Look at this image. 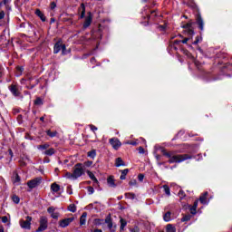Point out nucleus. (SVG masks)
Segmentation results:
<instances>
[{
  "label": "nucleus",
  "mask_w": 232,
  "mask_h": 232,
  "mask_svg": "<svg viewBox=\"0 0 232 232\" xmlns=\"http://www.w3.org/2000/svg\"><path fill=\"white\" fill-rule=\"evenodd\" d=\"M163 155L169 160V164H179L184 162V160H188V159H193L189 154H175L174 151L163 150Z\"/></svg>",
  "instance_id": "f257e3e1"
},
{
  "label": "nucleus",
  "mask_w": 232,
  "mask_h": 232,
  "mask_svg": "<svg viewBox=\"0 0 232 232\" xmlns=\"http://www.w3.org/2000/svg\"><path fill=\"white\" fill-rule=\"evenodd\" d=\"M72 174L74 179H79V177H82V175H84V169H82V165L81 163L74 166Z\"/></svg>",
  "instance_id": "f03ea898"
},
{
  "label": "nucleus",
  "mask_w": 232,
  "mask_h": 232,
  "mask_svg": "<svg viewBox=\"0 0 232 232\" xmlns=\"http://www.w3.org/2000/svg\"><path fill=\"white\" fill-rule=\"evenodd\" d=\"M48 229V218L46 217L40 218V227L37 228V232L46 231Z\"/></svg>",
  "instance_id": "7ed1b4c3"
},
{
  "label": "nucleus",
  "mask_w": 232,
  "mask_h": 232,
  "mask_svg": "<svg viewBox=\"0 0 232 232\" xmlns=\"http://www.w3.org/2000/svg\"><path fill=\"white\" fill-rule=\"evenodd\" d=\"M20 226L23 229H30L32 226V217L27 216L24 219L20 220Z\"/></svg>",
  "instance_id": "20e7f679"
},
{
  "label": "nucleus",
  "mask_w": 232,
  "mask_h": 232,
  "mask_svg": "<svg viewBox=\"0 0 232 232\" xmlns=\"http://www.w3.org/2000/svg\"><path fill=\"white\" fill-rule=\"evenodd\" d=\"M9 91L14 97H19L21 95V89L19 88V85L15 83H12L9 86Z\"/></svg>",
  "instance_id": "39448f33"
},
{
  "label": "nucleus",
  "mask_w": 232,
  "mask_h": 232,
  "mask_svg": "<svg viewBox=\"0 0 232 232\" xmlns=\"http://www.w3.org/2000/svg\"><path fill=\"white\" fill-rule=\"evenodd\" d=\"M42 179L41 178H35L34 179H31L27 182V186L28 188H30V189H34V188H37V186H39V184H41Z\"/></svg>",
  "instance_id": "423d86ee"
},
{
  "label": "nucleus",
  "mask_w": 232,
  "mask_h": 232,
  "mask_svg": "<svg viewBox=\"0 0 232 232\" xmlns=\"http://www.w3.org/2000/svg\"><path fill=\"white\" fill-rule=\"evenodd\" d=\"M73 220H75V218H67L62 219L59 221V226L60 227H68V225L73 222Z\"/></svg>",
  "instance_id": "0eeeda50"
},
{
  "label": "nucleus",
  "mask_w": 232,
  "mask_h": 232,
  "mask_svg": "<svg viewBox=\"0 0 232 232\" xmlns=\"http://www.w3.org/2000/svg\"><path fill=\"white\" fill-rule=\"evenodd\" d=\"M109 142L114 150H119V148H121V146H122V143H121V140H119V139H117V138H111L109 140Z\"/></svg>",
  "instance_id": "6e6552de"
},
{
  "label": "nucleus",
  "mask_w": 232,
  "mask_h": 232,
  "mask_svg": "<svg viewBox=\"0 0 232 232\" xmlns=\"http://www.w3.org/2000/svg\"><path fill=\"white\" fill-rule=\"evenodd\" d=\"M107 183L110 188H117V184H115V179H113V176H110L107 179Z\"/></svg>",
  "instance_id": "1a4fd4ad"
},
{
  "label": "nucleus",
  "mask_w": 232,
  "mask_h": 232,
  "mask_svg": "<svg viewBox=\"0 0 232 232\" xmlns=\"http://www.w3.org/2000/svg\"><path fill=\"white\" fill-rule=\"evenodd\" d=\"M197 208H198V199H197L194 202L193 206L190 207V208H189L191 215H197Z\"/></svg>",
  "instance_id": "9d476101"
},
{
  "label": "nucleus",
  "mask_w": 232,
  "mask_h": 232,
  "mask_svg": "<svg viewBox=\"0 0 232 232\" xmlns=\"http://www.w3.org/2000/svg\"><path fill=\"white\" fill-rule=\"evenodd\" d=\"M197 24H198V28L201 31L204 30V20H202V16H200V15L198 16Z\"/></svg>",
  "instance_id": "9b49d317"
},
{
  "label": "nucleus",
  "mask_w": 232,
  "mask_h": 232,
  "mask_svg": "<svg viewBox=\"0 0 232 232\" xmlns=\"http://www.w3.org/2000/svg\"><path fill=\"white\" fill-rule=\"evenodd\" d=\"M92 15H88L86 18H85V21L83 23V28H88V26H90V24H92Z\"/></svg>",
  "instance_id": "f8f14e48"
},
{
  "label": "nucleus",
  "mask_w": 232,
  "mask_h": 232,
  "mask_svg": "<svg viewBox=\"0 0 232 232\" xmlns=\"http://www.w3.org/2000/svg\"><path fill=\"white\" fill-rule=\"evenodd\" d=\"M13 182L14 184H19L21 182V178L17 172H14L13 174Z\"/></svg>",
  "instance_id": "ddd939ff"
},
{
  "label": "nucleus",
  "mask_w": 232,
  "mask_h": 232,
  "mask_svg": "<svg viewBox=\"0 0 232 232\" xmlns=\"http://www.w3.org/2000/svg\"><path fill=\"white\" fill-rule=\"evenodd\" d=\"M86 217H88V214L86 212H83L80 218V225L81 226H84V224H86Z\"/></svg>",
  "instance_id": "4468645a"
},
{
  "label": "nucleus",
  "mask_w": 232,
  "mask_h": 232,
  "mask_svg": "<svg viewBox=\"0 0 232 232\" xmlns=\"http://www.w3.org/2000/svg\"><path fill=\"white\" fill-rule=\"evenodd\" d=\"M35 14L40 17L41 21H46V16H44V14H43V12H41V10L36 9L35 11Z\"/></svg>",
  "instance_id": "2eb2a0df"
},
{
  "label": "nucleus",
  "mask_w": 232,
  "mask_h": 232,
  "mask_svg": "<svg viewBox=\"0 0 232 232\" xmlns=\"http://www.w3.org/2000/svg\"><path fill=\"white\" fill-rule=\"evenodd\" d=\"M87 175L90 177L91 179L93 180L94 184H99V180H97V178H95V175L93 174V172L88 170Z\"/></svg>",
  "instance_id": "dca6fc26"
},
{
  "label": "nucleus",
  "mask_w": 232,
  "mask_h": 232,
  "mask_svg": "<svg viewBox=\"0 0 232 232\" xmlns=\"http://www.w3.org/2000/svg\"><path fill=\"white\" fill-rule=\"evenodd\" d=\"M44 153L48 157H52V155H55V149L53 148L47 149Z\"/></svg>",
  "instance_id": "f3484780"
},
{
  "label": "nucleus",
  "mask_w": 232,
  "mask_h": 232,
  "mask_svg": "<svg viewBox=\"0 0 232 232\" xmlns=\"http://www.w3.org/2000/svg\"><path fill=\"white\" fill-rule=\"evenodd\" d=\"M51 189L52 191H53L54 193L59 192V190L61 189V186H59L57 183H53L51 185Z\"/></svg>",
  "instance_id": "a211bd4d"
},
{
  "label": "nucleus",
  "mask_w": 232,
  "mask_h": 232,
  "mask_svg": "<svg viewBox=\"0 0 232 232\" xmlns=\"http://www.w3.org/2000/svg\"><path fill=\"white\" fill-rule=\"evenodd\" d=\"M120 222H121L120 229H121V231H124V228L128 225V222H126V219H124L122 218H120Z\"/></svg>",
  "instance_id": "6ab92c4d"
},
{
  "label": "nucleus",
  "mask_w": 232,
  "mask_h": 232,
  "mask_svg": "<svg viewBox=\"0 0 232 232\" xmlns=\"http://www.w3.org/2000/svg\"><path fill=\"white\" fill-rule=\"evenodd\" d=\"M128 173H130V169H128L121 170V180H126V175H128Z\"/></svg>",
  "instance_id": "aec40b11"
},
{
  "label": "nucleus",
  "mask_w": 232,
  "mask_h": 232,
  "mask_svg": "<svg viewBox=\"0 0 232 232\" xmlns=\"http://www.w3.org/2000/svg\"><path fill=\"white\" fill-rule=\"evenodd\" d=\"M115 166H116L117 168H119V167H121V166H125L124 161L122 160L121 158H117V159H116Z\"/></svg>",
  "instance_id": "412c9836"
},
{
  "label": "nucleus",
  "mask_w": 232,
  "mask_h": 232,
  "mask_svg": "<svg viewBox=\"0 0 232 232\" xmlns=\"http://www.w3.org/2000/svg\"><path fill=\"white\" fill-rule=\"evenodd\" d=\"M208 198V192H205L203 195L200 196L199 201L201 204H206V200Z\"/></svg>",
  "instance_id": "4be33fe9"
},
{
  "label": "nucleus",
  "mask_w": 232,
  "mask_h": 232,
  "mask_svg": "<svg viewBox=\"0 0 232 232\" xmlns=\"http://www.w3.org/2000/svg\"><path fill=\"white\" fill-rule=\"evenodd\" d=\"M80 12H82L81 17H84L85 14H86V7L84 6V4H81L80 6Z\"/></svg>",
  "instance_id": "5701e85b"
},
{
  "label": "nucleus",
  "mask_w": 232,
  "mask_h": 232,
  "mask_svg": "<svg viewBox=\"0 0 232 232\" xmlns=\"http://www.w3.org/2000/svg\"><path fill=\"white\" fill-rule=\"evenodd\" d=\"M163 220H165V222H169V220H171V212L165 213Z\"/></svg>",
  "instance_id": "b1692460"
},
{
  "label": "nucleus",
  "mask_w": 232,
  "mask_h": 232,
  "mask_svg": "<svg viewBox=\"0 0 232 232\" xmlns=\"http://www.w3.org/2000/svg\"><path fill=\"white\" fill-rule=\"evenodd\" d=\"M62 44L59 43H56L53 47V53H59V51L61 50Z\"/></svg>",
  "instance_id": "393cba45"
},
{
  "label": "nucleus",
  "mask_w": 232,
  "mask_h": 232,
  "mask_svg": "<svg viewBox=\"0 0 232 232\" xmlns=\"http://www.w3.org/2000/svg\"><path fill=\"white\" fill-rule=\"evenodd\" d=\"M68 211H71V213H75V211H77V207L75 204L69 205Z\"/></svg>",
  "instance_id": "a878e982"
},
{
  "label": "nucleus",
  "mask_w": 232,
  "mask_h": 232,
  "mask_svg": "<svg viewBox=\"0 0 232 232\" xmlns=\"http://www.w3.org/2000/svg\"><path fill=\"white\" fill-rule=\"evenodd\" d=\"M46 133L52 139H53V137H56L57 136V130L52 131V130H46Z\"/></svg>",
  "instance_id": "bb28decb"
},
{
  "label": "nucleus",
  "mask_w": 232,
  "mask_h": 232,
  "mask_svg": "<svg viewBox=\"0 0 232 232\" xmlns=\"http://www.w3.org/2000/svg\"><path fill=\"white\" fill-rule=\"evenodd\" d=\"M64 177L66 179H70L71 180H75V176H73V172L72 173L67 172L65 173Z\"/></svg>",
  "instance_id": "cd10ccee"
},
{
  "label": "nucleus",
  "mask_w": 232,
  "mask_h": 232,
  "mask_svg": "<svg viewBox=\"0 0 232 232\" xmlns=\"http://www.w3.org/2000/svg\"><path fill=\"white\" fill-rule=\"evenodd\" d=\"M48 148H50V144L49 143H44V144H42V145H39L38 146V150H48Z\"/></svg>",
  "instance_id": "c85d7f7f"
},
{
  "label": "nucleus",
  "mask_w": 232,
  "mask_h": 232,
  "mask_svg": "<svg viewBox=\"0 0 232 232\" xmlns=\"http://www.w3.org/2000/svg\"><path fill=\"white\" fill-rule=\"evenodd\" d=\"M125 198H130L131 200H133L135 198V194L131 192L125 193Z\"/></svg>",
  "instance_id": "c756f323"
},
{
  "label": "nucleus",
  "mask_w": 232,
  "mask_h": 232,
  "mask_svg": "<svg viewBox=\"0 0 232 232\" xmlns=\"http://www.w3.org/2000/svg\"><path fill=\"white\" fill-rule=\"evenodd\" d=\"M167 232H177L173 225H167Z\"/></svg>",
  "instance_id": "7c9ffc66"
},
{
  "label": "nucleus",
  "mask_w": 232,
  "mask_h": 232,
  "mask_svg": "<svg viewBox=\"0 0 232 232\" xmlns=\"http://www.w3.org/2000/svg\"><path fill=\"white\" fill-rule=\"evenodd\" d=\"M34 104L35 106H43V99L41 98H36V100L34 101Z\"/></svg>",
  "instance_id": "2f4dec72"
},
{
  "label": "nucleus",
  "mask_w": 232,
  "mask_h": 232,
  "mask_svg": "<svg viewBox=\"0 0 232 232\" xmlns=\"http://www.w3.org/2000/svg\"><path fill=\"white\" fill-rule=\"evenodd\" d=\"M163 189L166 193V195H168L169 197V195H171V192L169 191V187L168 185H163Z\"/></svg>",
  "instance_id": "473e14b6"
},
{
  "label": "nucleus",
  "mask_w": 232,
  "mask_h": 232,
  "mask_svg": "<svg viewBox=\"0 0 232 232\" xmlns=\"http://www.w3.org/2000/svg\"><path fill=\"white\" fill-rule=\"evenodd\" d=\"M26 162H30V160L28 158H23L21 160H20V164L21 166H26Z\"/></svg>",
  "instance_id": "72a5a7b5"
},
{
  "label": "nucleus",
  "mask_w": 232,
  "mask_h": 232,
  "mask_svg": "<svg viewBox=\"0 0 232 232\" xmlns=\"http://www.w3.org/2000/svg\"><path fill=\"white\" fill-rule=\"evenodd\" d=\"M96 155H97V152H95V150H91L88 152V157H91V159H95Z\"/></svg>",
  "instance_id": "f704fd0d"
},
{
  "label": "nucleus",
  "mask_w": 232,
  "mask_h": 232,
  "mask_svg": "<svg viewBox=\"0 0 232 232\" xmlns=\"http://www.w3.org/2000/svg\"><path fill=\"white\" fill-rule=\"evenodd\" d=\"M191 220V216H185L181 218V222H188Z\"/></svg>",
  "instance_id": "c9c22d12"
},
{
  "label": "nucleus",
  "mask_w": 232,
  "mask_h": 232,
  "mask_svg": "<svg viewBox=\"0 0 232 232\" xmlns=\"http://www.w3.org/2000/svg\"><path fill=\"white\" fill-rule=\"evenodd\" d=\"M179 198H184L186 197V193L184 192V190H179Z\"/></svg>",
  "instance_id": "e433bc0d"
},
{
  "label": "nucleus",
  "mask_w": 232,
  "mask_h": 232,
  "mask_svg": "<svg viewBox=\"0 0 232 232\" xmlns=\"http://www.w3.org/2000/svg\"><path fill=\"white\" fill-rule=\"evenodd\" d=\"M94 192H95V189L93 188V187H88L89 195H93Z\"/></svg>",
  "instance_id": "4c0bfd02"
},
{
  "label": "nucleus",
  "mask_w": 232,
  "mask_h": 232,
  "mask_svg": "<svg viewBox=\"0 0 232 232\" xmlns=\"http://www.w3.org/2000/svg\"><path fill=\"white\" fill-rule=\"evenodd\" d=\"M13 202H14V204H19V197L17 196H13Z\"/></svg>",
  "instance_id": "58836bf2"
},
{
  "label": "nucleus",
  "mask_w": 232,
  "mask_h": 232,
  "mask_svg": "<svg viewBox=\"0 0 232 232\" xmlns=\"http://www.w3.org/2000/svg\"><path fill=\"white\" fill-rule=\"evenodd\" d=\"M101 224H102V219H94V226H101Z\"/></svg>",
  "instance_id": "ea45409f"
},
{
  "label": "nucleus",
  "mask_w": 232,
  "mask_h": 232,
  "mask_svg": "<svg viewBox=\"0 0 232 232\" xmlns=\"http://www.w3.org/2000/svg\"><path fill=\"white\" fill-rule=\"evenodd\" d=\"M61 50H62V53H63V55H65V53H66V45L62 44V45H61Z\"/></svg>",
  "instance_id": "a19ab883"
},
{
  "label": "nucleus",
  "mask_w": 232,
  "mask_h": 232,
  "mask_svg": "<svg viewBox=\"0 0 232 232\" xmlns=\"http://www.w3.org/2000/svg\"><path fill=\"white\" fill-rule=\"evenodd\" d=\"M129 186H137V179H131L129 182Z\"/></svg>",
  "instance_id": "79ce46f5"
},
{
  "label": "nucleus",
  "mask_w": 232,
  "mask_h": 232,
  "mask_svg": "<svg viewBox=\"0 0 232 232\" xmlns=\"http://www.w3.org/2000/svg\"><path fill=\"white\" fill-rule=\"evenodd\" d=\"M200 41H202V37H196V41L193 42V44H198V43H200Z\"/></svg>",
  "instance_id": "37998d69"
},
{
  "label": "nucleus",
  "mask_w": 232,
  "mask_h": 232,
  "mask_svg": "<svg viewBox=\"0 0 232 232\" xmlns=\"http://www.w3.org/2000/svg\"><path fill=\"white\" fill-rule=\"evenodd\" d=\"M48 213H50V215H52L53 213L55 212V208L53 207H50L48 209H47Z\"/></svg>",
  "instance_id": "c03bdc74"
},
{
  "label": "nucleus",
  "mask_w": 232,
  "mask_h": 232,
  "mask_svg": "<svg viewBox=\"0 0 232 232\" xmlns=\"http://www.w3.org/2000/svg\"><path fill=\"white\" fill-rule=\"evenodd\" d=\"M108 227L111 230V232H115V229H113V223L112 222L109 223Z\"/></svg>",
  "instance_id": "a18cd8bd"
},
{
  "label": "nucleus",
  "mask_w": 232,
  "mask_h": 232,
  "mask_svg": "<svg viewBox=\"0 0 232 232\" xmlns=\"http://www.w3.org/2000/svg\"><path fill=\"white\" fill-rule=\"evenodd\" d=\"M83 164L86 166V168H90V166L93 164V161H85Z\"/></svg>",
  "instance_id": "49530a36"
},
{
  "label": "nucleus",
  "mask_w": 232,
  "mask_h": 232,
  "mask_svg": "<svg viewBox=\"0 0 232 232\" xmlns=\"http://www.w3.org/2000/svg\"><path fill=\"white\" fill-rule=\"evenodd\" d=\"M52 218H59V213L57 212H53V214H51Z\"/></svg>",
  "instance_id": "de8ad7c7"
},
{
  "label": "nucleus",
  "mask_w": 232,
  "mask_h": 232,
  "mask_svg": "<svg viewBox=\"0 0 232 232\" xmlns=\"http://www.w3.org/2000/svg\"><path fill=\"white\" fill-rule=\"evenodd\" d=\"M1 218H2V222H3L4 224H6V222H8V217L4 216V217H2Z\"/></svg>",
  "instance_id": "09e8293b"
},
{
  "label": "nucleus",
  "mask_w": 232,
  "mask_h": 232,
  "mask_svg": "<svg viewBox=\"0 0 232 232\" xmlns=\"http://www.w3.org/2000/svg\"><path fill=\"white\" fill-rule=\"evenodd\" d=\"M138 179L140 180V182H142L144 180V174H139Z\"/></svg>",
  "instance_id": "8fccbe9b"
},
{
  "label": "nucleus",
  "mask_w": 232,
  "mask_h": 232,
  "mask_svg": "<svg viewBox=\"0 0 232 232\" xmlns=\"http://www.w3.org/2000/svg\"><path fill=\"white\" fill-rule=\"evenodd\" d=\"M105 222H106L107 226L110 225V224L111 223V218L107 217V218H105Z\"/></svg>",
  "instance_id": "3c124183"
},
{
  "label": "nucleus",
  "mask_w": 232,
  "mask_h": 232,
  "mask_svg": "<svg viewBox=\"0 0 232 232\" xmlns=\"http://www.w3.org/2000/svg\"><path fill=\"white\" fill-rule=\"evenodd\" d=\"M187 34H188V35H193V34H195V32L193 31V29H188Z\"/></svg>",
  "instance_id": "603ef678"
},
{
  "label": "nucleus",
  "mask_w": 232,
  "mask_h": 232,
  "mask_svg": "<svg viewBox=\"0 0 232 232\" xmlns=\"http://www.w3.org/2000/svg\"><path fill=\"white\" fill-rule=\"evenodd\" d=\"M125 144H130L131 146H137V141H127Z\"/></svg>",
  "instance_id": "864d4df0"
},
{
  "label": "nucleus",
  "mask_w": 232,
  "mask_h": 232,
  "mask_svg": "<svg viewBox=\"0 0 232 232\" xmlns=\"http://www.w3.org/2000/svg\"><path fill=\"white\" fill-rule=\"evenodd\" d=\"M56 6H57V4H55V2L51 3V10L55 9Z\"/></svg>",
  "instance_id": "5fc2aeb1"
},
{
  "label": "nucleus",
  "mask_w": 232,
  "mask_h": 232,
  "mask_svg": "<svg viewBox=\"0 0 232 232\" xmlns=\"http://www.w3.org/2000/svg\"><path fill=\"white\" fill-rule=\"evenodd\" d=\"M183 28H186L187 30H190L191 29V24H187L183 25Z\"/></svg>",
  "instance_id": "6e6d98bb"
},
{
  "label": "nucleus",
  "mask_w": 232,
  "mask_h": 232,
  "mask_svg": "<svg viewBox=\"0 0 232 232\" xmlns=\"http://www.w3.org/2000/svg\"><path fill=\"white\" fill-rule=\"evenodd\" d=\"M8 3H10V0H4L0 3V6H3V5H8Z\"/></svg>",
  "instance_id": "4d7b16f0"
},
{
  "label": "nucleus",
  "mask_w": 232,
  "mask_h": 232,
  "mask_svg": "<svg viewBox=\"0 0 232 232\" xmlns=\"http://www.w3.org/2000/svg\"><path fill=\"white\" fill-rule=\"evenodd\" d=\"M90 128H91L92 131H93V132L97 131V127L96 126L90 125Z\"/></svg>",
  "instance_id": "13d9d810"
},
{
  "label": "nucleus",
  "mask_w": 232,
  "mask_h": 232,
  "mask_svg": "<svg viewBox=\"0 0 232 232\" xmlns=\"http://www.w3.org/2000/svg\"><path fill=\"white\" fill-rule=\"evenodd\" d=\"M138 151H139V153H140V154H144V148L139 147V148H138Z\"/></svg>",
  "instance_id": "bf43d9fd"
},
{
  "label": "nucleus",
  "mask_w": 232,
  "mask_h": 232,
  "mask_svg": "<svg viewBox=\"0 0 232 232\" xmlns=\"http://www.w3.org/2000/svg\"><path fill=\"white\" fill-rule=\"evenodd\" d=\"M5 19V11H0V21Z\"/></svg>",
  "instance_id": "052dcab7"
},
{
  "label": "nucleus",
  "mask_w": 232,
  "mask_h": 232,
  "mask_svg": "<svg viewBox=\"0 0 232 232\" xmlns=\"http://www.w3.org/2000/svg\"><path fill=\"white\" fill-rule=\"evenodd\" d=\"M188 41H189V38H185V39H183V40L181 41V43H182L183 44H187Z\"/></svg>",
  "instance_id": "680f3d73"
},
{
  "label": "nucleus",
  "mask_w": 232,
  "mask_h": 232,
  "mask_svg": "<svg viewBox=\"0 0 232 232\" xmlns=\"http://www.w3.org/2000/svg\"><path fill=\"white\" fill-rule=\"evenodd\" d=\"M158 28L161 31L166 30V27L164 25H160Z\"/></svg>",
  "instance_id": "e2e57ef3"
},
{
  "label": "nucleus",
  "mask_w": 232,
  "mask_h": 232,
  "mask_svg": "<svg viewBox=\"0 0 232 232\" xmlns=\"http://www.w3.org/2000/svg\"><path fill=\"white\" fill-rule=\"evenodd\" d=\"M0 77H3V67L0 66Z\"/></svg>",
  "instance_id": "0e129e2a"
},
{
  "label": "nucleus",
  "mask_w": 232,
  "mask_h": 232,
  "mask_svg": "<svg viewBox=\"0 0 232 232\" xmlns=\"http://www.w3.org/2000/svg\"><path fill=\"white\" fill-rule=\"evenodd\" d=\"M92 232H102V229H94V230H92Z\"/></svg>",
  "instance_id": "69168bd1"
},
{
  "label": "nucleus",
  "mask_w": 232,
  "mask_h": 232,
  "mask_svg": "<svg viewBox=\"0 0 232 232\" xmlns=\"http://www.w3.org/2000/svg\"><path fill=\"white\" fill-rule=\"evenodd\" d=\"M131 232H139V228H133L131 229Z\"/></svg>",
  "instance_id": "338daca9"
},
{
  "label": "nucleus",
  "mask_w": 232,
  "mask_h": 232,
  "mask_svg": "<svg viewBox=\"0 0 232 232\" xmlns=\"http://www.w3.org/2000/svg\"><path fill=\"white\" fill-rule=\"evenodd\" d=\"M18 72H23V67H17Z\"/></svg>",
  "instance_id": "774afa93"
}]
</instances>
